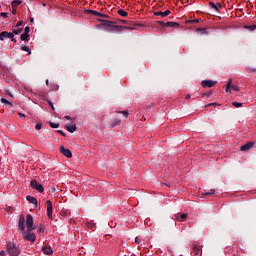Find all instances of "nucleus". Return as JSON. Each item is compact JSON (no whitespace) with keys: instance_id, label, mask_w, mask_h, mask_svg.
<instances>
[{"instance_id":"nucleus-36","label":"nucleus","mask_w":256,"mask_h":256,"mask_svg":"<svg viewBox=\"0 0 256 256\" xmlns=\"http://www.w3.org/2000/svg\"><path fill=\"white\" fill-rule=\"evenodd\" d=\"M47 103L50 105L51 109L55 111V106L53 105V102H51V100H47Z\"/></svg>"},{"instance_id":"nucleus-9","label":"nucleus","mask_w":256,"mask_h":256,"mask_svg":"<svg viewBox=\"0 0 256 256\" xmlns=\"http://www.w3.org/2000/svg\"><path fill=\"white\" fill-rule=\"evenodd\" d=\"M158 25H160V27H179V23L177 22L158 21Z\"/></svg>"},{"instance_id":"nucleus-44","label":"nucleus","mask_w":256,"mask_h":256,"mask_svg":"<svg viewBox=\"0 0 256 256\" xmlns=\"http://www.w3.org/2000/svg\"><path fill=\"white\" fill-rule=\"evenodd\" d=\"M216 6L218 7V12H219V9H223V5H221V3H217Z\"/></svg>"},{"instance_id":"nucleus-30","label":"nucleus","mask_w":256,"mask_h":256,"mask_svg":"<svg viewBox=\"0 0 256 256\" xmlns=\"http://www.w3.org/2000/svg\"><path fill=\"white\" fill-rule=\"evenodd\" d=\"M202 195H205V196H207V195H215V189H211L208 192H203Z\"/></svg>"},{"instance_id":"nucleus-20","label":"nucleus","mask_w":256,"mask_h":256,"mask_svg":"<svg viewBox=\"0 0 256 256\" xmlns=\"http://www.w3.org/2000/svg\"><path fill=\"white\" fill-rule=\"evenodd\" d=\"M121 27H123V29H130V30L135 29V25L131 22H128L127 25L121 26Z\"/></svg>"},{"instance_id":"nucleus-47","label":"nucleus","mask_w":256,"mask_h":256,"mask_svg":"<svg viewBox=\"0 0 256 256\" xmlns=\"http://www.w3.org/2000/svg\"><path fill=\"white\" fill-rule=\"evenodd\" d=\"M12 43H17V39H15V36H13L12 38H10Z\"/></svg>"},{"instance_id":"nucleus-2","label":"nucleus","mask_w":256,"mask_h":256,"mask_svg":"<svg viewBox=\"0 0 256 256\" xmlns=\"http://www.w3.org/2000/svg\"><path fill=\"white\" fill-rule=\"evenodd\" d=\"M105 27H109L110 31H123V27L121 25H113L115 22H111L109 20H100Z\"/></svg>"},{"instance_id":"nucleus-34","label":"nucleus","mask_w":256,"mask_h":256,"mask_svg":"<svg viewBox=\"0 0 256 256\" xmlns=\"http://www.w3.org/2000/svg\"><path fill=\"white\" fill-rule=\"evenodd\" d=\"M197 31H201L202 35L207 34V29L205 28H198Z\"/></svg>"},{"instance_id":"nucleus-57","label":"nucleus","mask_w":256,"mask_h":256,"mask_svg":"<svg viewBox=\"0 0 256 256\" xmlns=\"http://www.w3.org/2000/svg\"><path fill=\"white\" fill-rule=\"evenodd\" d=\"M35 20L33 18H30V23H33Z\"/></svg>"},{"instance_id":"nucleus-14","label":"nucleus","mask_w":256,"mask_h":256,"mask_svg":"<svg viewBox=\"0 0 256 256\" xmlns=\"http://www.w3.org/2000/svg\"><path fill=\"white\" fill-rule=\"evenodd\" d=\"M42 252L44 253V255H53V248H51L50 246H43Z\"/></svg>"},{"instance_id":"nucleus-56","label":"nucleus","mask_w":256,"mask_h":256,"mask_svg":"<svg viewBox=\"0 0 256 256\" xmlns=\"http://www.w3.org/2000/svg\"><path fill=\"white\" fill-rule=\"evenodd\" d=\"M186 99H191V95H186Z\"/></svg>"},{"instance_id":"nucleus-3","label":"nucleus","mask_w":256,"mask_h":256,"mask_svg":"<svg viewBox=\"0 0 256 256\" xmlns=\"http://www.w3.org/2000/svg\"><path fill=\"white\" fill-rule=\"evenodd\" d=\"M22 237L25 241H30L31 243H35V240L37 239L35 233L27 230H24V232H22Z\"/></svg>"},{"instance_id":"nucleus-16","label":"nucleus","mask_w":256,"mask_h":256,"mask_svg":"<svg viewBox=\"0 0 256 256\" xmlns=\"http://www.w3.org/2000/svg\"><path fill=\"white\" fill-rule=\"evenodd\" d=\"M65 129L69 131V133H75V131H77V126H75V124H67Z\"/></svg>"},{"instance_id":"nucleus-43","label":"nucleus","mask_w":256,"mask_h":256,"mask_svg":"<svg viewBox=\"0 0 256 256\" xmlns=\"http://www.w3.org/2000/svg\"><path fill=\"white\" fill-rule=\"evenodd\" d=\"M0 256H7V252L5 250L0 251Z\"/></svg>"},{"instance_id":"nucleus-28","label":"nucleus","mask_w":256,"mask_h":256,"mask_svg":"<svg viewBox=\"0 0 256 256\" xmlns=\"http://www.w3.org/2000/svg\"><path fill=\"white\" fill-rule=\"evenodd\" d=\"M22 51H26L28 53V55H31V49L29 48V46H22Z\"/></svg>"},{"instance_id":"nucleus-40","label":"nucleus","mask_w":256,"mask_h":256,"mask_svg":"<svg viewBox=\"0 0 256 256\" xmlns=\"http://www.w3.org/2000/svg\"><path fill=\"white\" fill-rule=\"evenodd\" d=\"M0 15L3 17V19H7L8 17V13L6 12H2Z\"/></svg>"},{"instance_id":"nucleus-4","label":"nucleus","mask_w":256,"mask_h":256,"mask_svg":"<svg viewBox=\"0 0 256 256\" xmlns=\"http://www.w3.org/2000/svg\"><path fill=\"white\" fill-rule=\"evenodd\" d=\"M30 187L38 191V193H43V191H45V188H43V185L37 182V180H31Z\"/></svg>"},{"instance_id":"nucleus-35","label":"nucleus","mask_w":256,"mask_h":256,"mask_svg":"<svg viewBox=\"0 0 256 256\" xmlns=\"http://www.w3.org/2000/svg\"><path fill=\"white\" fill-rule=\"evenodd\" d=\"M30 31H31V28H29V26L25 27L24 34L29 35Z\"/></svg>"},{"instance_id":"nucleus-37","label":"nucleus","mask_w":256,"mask_h":256,"mask_svg":"<svg viewBox=\"0 0 256 256\" xmlns=\"http://www.w3.org/2000/svg\"><path fill=\"white\" fill-rule=\"evenodd\" d=\"M119 113H122L126 118L129 117V111H120Z\"/></svg>"},{"instance_id":"nucleus-17","label":"nucleus","mask_w":256,"mask_h":256,"mask_svg":"<svg viewBox=\"0 0 256 256\" xmlns=\"http://www.w3.org/2000/svg\"><path fill=\"white\" fill-rule=\"evenodd\" d=\"M26 199H27V201H29V203H32V205L37 207V198H35L33 196H27Z\"/></svg>"},{"instance_id":"nucleus-19","label":"nucleus","mask_w":256,"mask_h":256,"mask_svg":"<svg viewBox=\"0 0 256 256\" xmlns=\"http://www.w3.org/2000/svg\"><path fill=\"white\" fill-rule=\"evenodd\" d=\"M1 103H3L4 105H7L8 107H13V103H11L9 100L5 99V98H1Z\"/></svg>"},{"instance_id":"nucleus-42","label":"nucleus","mask_w":256,"mask_h":256,"mask_svg":"<svg viewBox=\"0 0 256 256\" xmlns=\"http://www.w3.org/2000/svg\"><path fill=\"white\" fill-rule=\"evenodd\" d=\"M38 233H45V228L40 227V228L38 229Z\"/></svg>"},{"instance_id":"nucleus-38","label":"nucleus","mask_w":256,"mask_h":256,"mask_svg":"<svg viewBox=\"0 0 256 256\" xmlns=\"http://www.w3.org/2000/svg\"><path fill=\"white\" fill-rule=\"evenodd\" d=\"M232 91H241L237 85H232Z\"/></svg>"},{"instance_id":"nucleus-49","label":"nucleus","mask_w":256,"mask_h":256,"mask_svg":"<svg viewBox=\"0 0 256 256\" xmlns=\"http://www.w3.org/2000/svg\"><path fill=\"white\" fill-rule=\"evenodd\" d=\"M135 243H141V239H139V237L135 238Z\"/></svg>"},{"instance_id":"nucleus-41","label":"nucleus","mask_w":256,"mask_h":256,"mask_svg":"<svg viewBox=\"0 0 256 256\" xmlns=\"http://www.w3.org/2000/svg\"><path fill=\"white\" fill-rule=\"evenodd\" d=\"M57 133H59V135H62V137H65V132H63V130H57Z\"/></svg>"},{"instance_id":"nucleus-23","label":"nucleus","mask_w":256,"mask_h":256,"mask_svg":"<svg viewBox=\"0 0 256 256\" xmlns=\"http://www.w3.org/2000/svg\"><path fill=\"white\" fill-rule=\"evenodd\" d=\"M118 15H121V17H127V15H129V13H127L123 9H120V10H118Z\"/></svg>"},{"instance_id":"nucleus-7","label":"nucleus","mask_w":256,"mask_h":256,"mask_svg":"<svg viewBox=\"0 0 256 256\" xmlns=\"http://www.w3.org/2000/svg\"><path fill=\"white\" fill-rule=\"evenodd\" d=\"M46 205L48 218L53 219V203L51 202V200H47Z\"/></svg>"},{"instance_id":"nucleus-13","label":"nucleus","mask_w":256,"mask_h":256,"mask_svg":"<svg viewBox=\"0 0 256 256\" xmlns=\"http://www.w3.org/2000/svg\"><path fill=\"white\" fill-rule=\"evenodd\" d=\"M154 15L156 16V17H162V18H165V17H168V15H171V10H166V11H164V12H162V11H158V12H154Z\"/></svg>"},{"instance_id":"nucleus-27","label":"nucleus","mask_w":256,"mask_h":256,"mask_svg":"<svg viewBox=\"0 0 256 256\" xmlns=\"http://www.w3.org/2000/svg\"><path fill=\"white\" fill-rule=\"evenodd\" d=\"M200 251H201V249H200L198 246H194V247H193V253H194V255H199Z\"/></svg>"},{"instance_id":"nucleus-18","label":"nucleus","mask_w":256,"mask_h":256,"mask_svg":"<svg viewBox=\"0 0 256 256\" xmlns=\"http://www.w3.org/2000/svg\"><path fill=\"white\" fill-rule=\"evenodd\" d=\"M21 3H23V1H21V0L12 1V3H11L12 9H17V7H19V5H21Z\"/></svg>"},{"instance_id":"nucleus-32","label":"nucleus","mask_w":256,"mask_h":256,"mask_svg":"<svg viewBox=\"0 0 256 256\" xmlns=\"http://www.w3.org/2000/svg\"><path fill=\"white\" fill-rule=\"evenodd\" d=\"M232 105H233L234 107H237V108L243 107V103H240V102H232Z\"/></svg>"},{"instance_id":"nucleus-52","label":"nucleus","mask_w":256,"mask_h":256,"mask_svg":"<svg viewBox=\"0 0 256 256\" xmlns=\"http://www.w3.org/2000/svg\"><path fill=\"white\" fill-rule=\"evenodd\" d=\"M65 119H67L68 121L71 120V116H65Z\"/></svg>"},{"instance_id":"nucleus-45","label":"nucleus","mask_w":256,"mask_h":256,"mask_svg":"<svg viewBox=\"0 0 256 256\" xmlns=\"http://www.w3.org/2000/svg\"><path fill=\"white\" fill-rule=\"evenodd\" d=\"M6 95H9L10 97H13V94L10 93L9 90H5Z\"/></svg>"},{"instance_id":"nucleus-1","label":"nucleus","mask_w":256,"mask_h":256,"mask_svg":"<svg viewBox=\"0 0 256 256\" xmlns=\"http://www.w3.org/2000/svg\"><path fill=\"white\" fill-rule=\"evenodd\" d=\"M7 252L10 256H19L21 255V248L14 242H8L6 245Z\"/></svg>"},{"instance_id":"nucleus-58","label":"nucleus","mask_w":256,"mask_h":256,"mask_svg":"<svg viewBox=\"0 0 256 256\" xmlns=\"http://www.w3.org/2000/svg\"><path fill=\"white\" fill-rule=\"evenodd\" d=\"M46 85H49V80H46Z\"/></svg>"},{"instance_id":"nucleus-59","label":"nucleus","mask_w":256,"mask_h":256,"mask_svg":"<svg viewBox=\"0 0 256 256\" xmlns=\"http://www.w3.org/2000/svg\"><path fill=\"white\" fill-rule=\"evenodd\" d=\"M211 105H215V103H211V104H209V106L211 107Z\"/></svg>"},{"instance_id":"nucleus-39","label":"nucleus","mask_w":256,"mask_h":256,"mask_svg":"<svg viewBox=\"0 0 256 256\" xmlns=\"http://www.w3.org/2000/svg\"><path fill=\"white\" fill-rule=\"evenodd\" d=\"M41 128H42L41 124L38 123L35 125L36 131H41Z\"/></svg>"},{"instance_id":"nucleus-29","label":"nucleus","mask_w":256,"mask_h":256,"mask_svg":"<svg viewBox=\"0 0 256 256\" xmlns=\"http://www.w3.org/2000/svg\"><path fill=\"white\" fill-rule=\"evenodd\" d=\"M49 125L52 127V129H59V123L49 122Z\"/></svg>"},{"instance_id":"nucleus-22","label":"nucleus","mask_w":256,"mask_h":256,"mask_svg":"<svg viewBox=\"0 0 256 256\" xmlns=\"http://www.w3.org/2000/svg\"><path fill=\"white\" fill-rule=\"evenodd\" d=\"M232 81L231 79L228 81L227 85H226V93H231V89L233 87V85H231Z\"/></svg>"},{"instance_id":"nucleus-11","label":"nucleus","mask_w":256,"mask_h":256,"mask_svg":"<svg viewBox=\"0 0 256 256\" xmlns=\"http://www.w3.org/2000/svg\"><path fill=\"white\" fill-rule=\"evenodd\" d=\"M87 13H89L90 15H95L96 17H102L103 19H108L109 16L106 14H103L101 12H97L96 10H86Z\"/></svg>"},{"instance_id":"nucleus-48","label":"nucleus","mask_w":256,"mask_h":256,"mask_svg":"<svg viewBox=\"0 0 256 256\" xmlns=\"http://www.w3.org/2000/svg\"><path fill=\"white\" fill-rule=\"evenodd\" d=\"M12 13H13V15H16V13H17V8H12Z\"/></svg>"},{"instance_id":"nucleus-31","label":"nucleus","mask_w":256,"mask_h":256,"mask_svg":"<svg viewBox=\"0 0 256 256\" xmlns=\"http://www.w3.org/2000/svg\"><path fill=\"white\" fill-rule=\"evenodd\" d=\"M187 219V214H181L179 218H177L178 221H185Z\"/></svg>"},{"instance_id":"nucleus-5","label":"nucleus","mask_w":256,"mask_h":256,"mask_svg":"<svg viewBox=\"0 0 256 256\" xmlns=\"http://www.w3.org/2000/svg\"><path fill=\"white\" fill-rule=\"evenodd\" d=\"M26 227L27 231H35V229H37L35 226H33V216H31V214L26 216Z\"/></svg>"},{"instance_id":"nucleus-54","label":"nucleus","mask_w":256,"mask_h":256,"mask_svg":"<svg viewBox=\"0 0 256 256\" xmlns=\"http://www.w3.org/2000/svg\"><path fill=\"white\" fill-rule=\"evenodd\" d=\"M256 69H251L250 73H255Z\"/></svg>"},{"instance_id":"nucleus-8","label":"nucleus","mask_w":256,"mask_h":256,"mask_svg":"<svg viewBox=\"0 0 256 256\" xmlns=\"http://www.w3.org/2000/svg\"><path fill=\"white\" fill-rule=\"evenodd\" d=\"M18 229L23 233L25 231V216L20 215L18 220Z\"/></svg>"},{"instance_id":"nucleus-46","label":"nucleus","mask_w":256,"mask_h":256,"mask_svg":"<svg viewBox=\"0 0 256 256\" xmlns=\"http://www.w3.org/2000/svg\"><path fill=\"white\" fill-rule=\"evenodd\" d=\"M21 25H23V21H19V22L16 24V27H21Z\"/></svg>"},{"instance_id":"nucleus-50","label":"nucleus","mask_w":256,"mask_h":256,"mask_svg":"<svg viewBox=\"0 0 256 256\" xmlns=\"http://www.w3.org/2000/svg\"><path fill=\"white\" fill-rule=\"evenodd\" d=\"M190 23H199V19L191 20Z\"/></svg>"},{"instance_id":"nucleus-25","label":"nucleus","mask_w":256,"mask_h":256,"mask_svg":"<svg viewBox=\"0 0 256 256\" xmlns=\"http://www.w3.org/2000/svg\"><path fill=\"white\" fill-rule=\"evenodd\" d=\"M12 33L13 35H21V33H23V28L14 29Z\"/></svg>"},{"instance_id":"nucleus-55","label":"nucleus","mask_w":256,"mask_h":256,"mask_svg":"<svg viewBox=\"0 0 256 256\" xmlns=\"http://www.w3.org/2000/svg\"><path fill=\"white\" fill-rule=\"evenodd\" d=\"M205 95H207L208 97H211V92H208Z\"/></svg>"},{"instance_id":"nucleus-53","label":"nucleus","mask_w":256,"mask_h":256,"mask_svg":"<svg viewBox=\"0 0 256 256\" xmlns=\"http://www.w3.org/2000/svg\"><path fill=\"white\" fill-rule=\"evenodd\" d=\"M128 22L129 21H127V20H122V23H124L125 25H127Z\"/></svg>"},{"instance_id":"nucleus-51","label":"nucleus","mask_w":256,"mask_h":256,"mask_svg":"<svg viewBox=\"0 0 256 256\" xmlns=\"http://www.w3.org/2000/svg\"><path fill=\"white\" fill-rule=\"evenodd\" d=\"M18 115H19V117H23V118H25V114H23V113H18Z\"/></svg>"},{"instance_id":"nucleus-21","label":"nucleus","mask_w":256,"mask_h":256,"mask_svg":"<svg viewBox=\"0 0 256 256\" xmlns=\"http://www.w3.org/2000/svg\"><path fill=\"white\" fill-rule=\"evenodd\" d=\"M209 7H211V9L216 11V13H219V9L217 7V4H215L214 2H209Z\"/></svg>"},{"instance_id":"nucleus-12","label":"nucleus","mask_w":256,"mask_h":256,"mask_svg":"<svg viewBox=\"0 0 256 256\" xmlns=\"http://www.w3.org/2000/svg\"><path fill=\"white\" fill-rule=\"evenodd\" d=\"M216 83H217V82H215V81H213V80H203V81L201 82V85H202V87H204V88H206V87L211 88V87H213Z\"/></svg>"},{"instance_id":"nucleus-26","label":"nucleus","mask_w":256,"mask_h":256,"mask_svg":"<svg viewBox=\"0 0 256 256\" xmlns=\"http://www.w3.org/2000/svg\"><path fill=\"white\" fill-rule=\"evenodd\" d=\"M244 28L248 29L249 31H255L256 25H246Z\"/></svg>"},{"instance_id":"nucleus-10","label":"nucleus","mask_w":256,"mask_h":256,"mask_svg":"<svg viewBox=\"0 0 256 256\" xmlns=\"http://www.w3.org/2000/svg\"><path fill=\"white\" fill-rule=\"evenodd\" d=\"M13 37H15V35H13L11 32L3 31L0 33V41H5V39H10Z\"/></svg>"},{"instance_id":"nucleus-24","label":"nucleus","mask_w":256,"mask_h":256,"mask_svg":"<svg viewBox=\"0 0 256 256\" xmlns=\"http://www.w3.org/2000/svg\"><path fill=\"white\" fill-rule=\"evenodd\" d=\"M20 39H21V41H29V34L23 33V34L20 36Z\"/></svg>"},{"instance_id":"nucleus-33","label":"nucleus","mask_w":256,"mask_h":256,"mask_svg":"<svg viewBox=\"0 0 256 256\" xmlns=\"http://www.w3.org/2000/svg\"><path fill=\"white\" fill-rule=\"evenodd\" d=\"M87 227H88V229H95V223H93V222H88V223H87Z\"/></svg>"},{"instance_id":"nucleus-60","label":"nucleus","mask_w":256,"mask_h":256,"mask_svg":"<svg viewBox=\"0 0 256 256\" xmlns=\"http://www.w3.org/2000/svg\"><path fill=\"white\" fill-rule=\"evenodd\" d=\"M120 123V121L118 120V121H116V124H119Z\"/></svg>"},{"instance_id":"nucleus-6","label":"nucleus","mask_w":256,"mask_h":256,"mask_svg":"<svg viewBox=\"0 0 256 256\" xmlns=\"http://www.w3.org/2000/svg\"><path fill=\"white\" fill-rule=\"evenodd\" d=\"M59 151L64 157H67V159H71L73 157V153L70 149L65 148V146H60Z\"/></svg>"},{"instance_id":"nucleus-15","label":"nucleus","mask_w":256,"mask_h":256,"mask_svg":"<svg viewBox=\"0 0 256 256\" xmlns=\"http://www.w3.org/2000/svg\"><path fill=\"white\" fill-rule=\"evenodd\" d=\"M253 145H255L253 142H248L241 146L240 151H249V149L253 148Z\"/></svg>"}]
</instances>
